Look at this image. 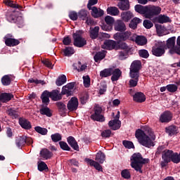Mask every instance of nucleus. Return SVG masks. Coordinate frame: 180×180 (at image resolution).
<instances>
[{
    "instance_id": "f257e3e1",
    "label": "nucleus",
    "mask_w": 180,
    "mask_h": 180,
    "mask_svg": "<svg viewBox=\"0 0 180 180\" xmlns=\"http://www.w3.org/2000/svg\"><path fill=\"white\" fill-rule=\"evenodd\" d=\"M135 137L137 139L139 143L143 147H147L150 148V147H154L155 143V135L153 131V129L150 127H146L145 131L141 129H137L135 133Z\"/></svg>"
},
{
    "instance_id": "f03ea898",
    "label": "nucleus",
    "mask_w": 180,
    "mask_h": 180,
    "mask_svg": "<svg viewBox=\"0 0 180 180\" xmlns=\"http://www.w3.org/2000/svg\"><path fill=\"white\" fill-rule=\"evenodd\" d=\"M150 162V159L143 158V156L140 153H134L131 157V167L134 168L137 172L143 174V165L144 164H148Z\"/></svg>"
},
{
    "instance_id": "7ed1b4c3",
    "label": "nucleus",
    "mask_w": 180,
    "mask_h": 180,
    "mask_svg": "<svg viewBox=\"0 0 180 180\" xmlns=\"http://www.w3.org/2000/svg\"><path fill=\"white\" fill-rule=\"evenodd\" d=\"M167 49V45L165 41H158L152 47V54L155 57H162L165 54V50Z\"/></svg>"
},
{
    "instance_id": "20e7f679",
    "label": "nucleus",
    "mask_w": 180,
    "mask_h": 180,
    "mask_svg": "<svg viewBox=\"0 0 180 180\" xmlns=\"http://www.w3.org/2000/svg\"><path fill=\"white\" fill-rule=\"evenodd\" d=\"M91 119L94 122H103L105 121V117L102 115V107L99 105L94 106V113L91 115Z\"/></svg>"
},
{
    "instance_id": "39448f33",
    "label": "nucleus",
    "mask_w": 180,
    "mask_h": 180,
    "mask_svg": "<svg viewBox=\"0 0 180 180\" xmlns=\"http://www.w3.org/2000/svg\"><path fill=\"white\" fill-rule=\"evenodd\" d=\"M174 154V150L166 149L162 153V158L163 161L161 162L160 165L162 168L164 167H167L169 162H171V160L172 158V155Z\"/></svg>"
},
{
    "instance_id": "423d86ee",
    "label": "nucleus",
    "mask_w": 180,
    "mask_h": 180,
    "mask_svg": "<svg viewBox=\"0 0 180 180\" xmlns=\"http://www.w3.org/2000/svg\"><path fill=\"white\" fill-rule=\"evenodd\" d=\"M74 46L76 47H84L86 44V40L81 36L79 32H76L73 34Z\"/></svg>"
},
{
    "instance_id": "0eeeda50",
    "label": "nucleus",
    "mask_w": 180,
    "mask_h": 180,
    "mask_svg": "<svg viewBox=\"0 0 180 180\" xmlns=\"http://www.w3.org/2000/svg\"><path fill=\"white\" fill-rule=\"evenodd\" d=\"M161 13V7L158 6H148L146 19H151L153 16H157Z\"/></svg>"
},
{
    "instance_id": "6e6552de",
    "label": "nucleus",
    "mask_w": 180,
    "mask_h": 180,
    "mask_svg": "<svg viewBox=\"0 0 180 180\" xmlns=\"http://www.w3.org/2000/svg\"><path fill=\"white\" fill-rule=\"evenodd\" d=\"M130 36H131V32L130 31H126L124 32H117L114 34L113 37L117 41H126L127 40H131Z\"/></svg>"
},
{
    "instance_id": "1a4fd4ad",
    "label": "nucleus",
    "mask_w": 180,
    "mask_h": 180,
    "mask_svg": "<svg viewBox=\"0 0 180 180\" xmlns=\"http://www.w3.org/2000/svg\"><path fill=\"white\" fill-rule=\"evenodd\" d=\"M119 119H120V111H117L115 120H110L108 122V126L110 127V129H112V130H119V129H120V124H122V122H120Z\"/></svg>"
},
{
    "instance_id": "9d476101",
    "label": "nucleus",
    "mask_w": 180,
    "mask_h": 180,
    "mask_svg": "<svg viewBox=\"0 0 180 180\" xmlns=\"http://www.w3.org/2000/svg\"><path fill=\"white\" fill-rule=\"evenodd\" d=\"M175 40H176V37H172L167 39V43L165 44L167 49H170V54H175V53L179 54L176 50V47H175Z\"/></svg>"
},
{
    "instance_id": "9b49d317",
    "label": "nucleus",
    "mask_w": 180,
    "mask_h": 180,
    "mask_svg": "<svg viewBox=\"0 0 180 180\" xmlns=\"http://www.w3.org/2000/svg\"><path fill=\"white\" fill-rule=\"evenodd\" d=\"M104 20L107 25L103 24L101 25V29L103 30H105L106 32L110 31L112 26H113V23H115V18H113L112 16L107 15L105 17Z\"/></svg>"
},
{
    "instance_id": "f8f14e48",
    "label": "nucleus",
    "mask_w": 180,
    "mask_h": 180,
    "mask_svg": "<svg viewBox=\"0 0 180 180\" xmlns=\"http://www.w3.org/2000/svg\"><path fill=\"white\" fill-rule=\"evenodd\" d=\"M141 68V62L140 60H134L130 66V75H139V71Z\"/></svg>"
},
{
    "instance_id": "ddd939ff",
    "label": "nucleus",
    "mask_w": 180,
    "mask_h": 180,
    "mask_svg": "<svg viewBox=\"0 0 180 180\" xmlns=\"http://www.w3.org/2000/svg\"><path fill=\"white\" fill-rule=\"evenodd\" d=\"M74 86H75V82H70L63 86L62 88L61 95H68V96H71V95H72V91L74 90Z\"/></svg>"
},
{
    "instance_id": "4468645a",
    "label": "nucleus",
    "mask_w": 180,
    "mask_h": 180,
    "mask_svg": "<svg viewBox=\"0 0 180 180\" xmlns=\"http://www.w3.org/2000/svg\"><path fill=\"white\" fill-rule=\"evenodd\" d=\"M171 120H172V112L168 110L165 111L160 117L161 123H169Z\"/></svg>"
},
{
    "instance_id": "2eb2a0df",
    "label": "nucleus",
    "mask_w": 180,
    "mask_h": 180,
    "mask_svg": "<svg viewBox=\"0 0 180 180\" xmlns=\"http://www.w3.org/2000/svg\"><path fill=\"white\" fill-rule=\"evenodd\" d=\"M116 47H117V43L111 39L105 40L102 45V49H105L106 50H113Z\"/></svg>"
},
{
    "instance_id": "dca6fc26",
    "label": "nucleus",
    "mask_w": 180,
    "mask_h": 180,
    "mask_svg": "<svg viewBox=\"0 0 180 180\" xmlns=\"http://www.w3.org/2000/svg\"><path fill=\"white\" fill-rule=\"evenodd\" d=\"M68 109L70 112H74L78 109V98L73 97L69 101L68 103Z\"/></svg>"
},
{
    "instance_id": "f3484780",
    "label": "nucleus",
    "mask_w": 180,
    "mask_h": 180,
    "mask_svg": "<svg viewBox=\"0 0 180 180\" xmlns=\"http://www.w3.org/2000/svg\"><path fill=\"white\" fill-rule=\"evenodd\" d=\"M5 44L8 46V47H15V46H18L20 44L19 39H16L14 38H11L8 37H4Z\"/></svg>"
},
{
    "instance_id": "a211bd4d",
    "label": "nucleus",
    "mask_w": 180,
    "mask_h": 180,
    "mask_svg": "<svg viewBox=\"0 0 180 180\" xmlns=\"http://www.w3.org/2000/svg\"><path fill=\"white\" fill-rule=\"evenodd\" d=\"M114 29L116 32H126V24L122 20H117L114 23Z\"/></svg>"
},
{
    "instance_id": "6ab92c4d",
    "label": "nucleus",
    "mask_w": 180,
    "mask_h": 180,
    "mask_svg": "<svg viewBox=\"0 0 180 180\" xmlns=\"http://www.w3.org/2000/svg\"><path fill=\"white\" fill-rule=\"evenodd\" d=\"M49 95L51 96V99L55 102H57V101H61V99H63V94H61L60 91L57 89L49 92Z\"/></svg>"
},
{
    "instance_id": "aec40b11",
    "label": "nucleus",
    "mask_w": 180,
    "mask_h": 180,
    "mask_svg": "<svg viewBox=\"0 0 180 180\" xmlns=\"http://www.w3.org/2000/svg\"><path fill=\"white\" fill-rule=\"evenodd\" d=\"M67 141L69 146L73 148V150H75V151H79V146H78V143L74 136H68L67 138Z\"/></svg>"
},
{
    "instance_id": "412c9836",
    "label": "nucleus",
    "mask_w": 180,
    "mask_h": 180,
    "mask_svg": "<svg viewBox=\"0 0 180 180\" xmlns=\"http://www.w3.org/2000/svg\"><path fill=\"white\" fill-rule=\"evenodd\" d=\"M148 6H141L140 4H137L135 6V11L138 13H140L141 15H144L145 18H147V13H148Z\"/></svg>"
},
{
    "instance_id": "4be33fe9",
    "label": "nucleus",
    "mask_w": 180,
    "mask_h": 180,
    "mask_svg": "<svg viewBox=\"0 0 180 180\" xmlns=\"http://www.w3.org/2000/svg\"><path fill=\"white\" fill-rule=\"evenodd\" d=\"M91 16H93V18H101V16L105 13L103 10L101 8H97L95 6H93L91 8Z\"/></svg>"
},
{
    "instance_id": "5701e85b",
    "label": "nucleus",
    "mask_w": 180,
    "mask_h": 180,
    "mask_svg": "<svg viewBox=\"0 0 180 180\" xmlns=\"http://www.w3.org/2000/svg\"><path fill=\"white\" fill-rule=\"evenodd\" d=\"M40 157L42 160H50L53 157V153L47 148H44L40 151Z\"/></svg>"
},
{
    "instance_id": "b1692460",
    "label": "nucleus",
    "mask_w": 180,
    "mask_h": 180,
    "mask_svg": "<svg viewBox=\"0 0 180 180\" xmlns=\"http://www.w3.org/2000/svg\"><path fill=\"white\" fill-rule=\"evenodd\" d=\"M120 2L118 3L117 6L121 11H129L130 9V3L129 0H120Z\"/></svg>"
},
{
    "instance_id": "393cba45",
    "label": "nucleus",
    "mask_w": 180,
    "mask_h": 180,
    "mask_svg": "<svg viewBox=\"0 0 180 180\" xmlns=\"http://www.w3.org/2000/svg\"><path fill=\"white\" fill-rule=\"evenodd\" d=\"M19 124L22 127V129H25V130H30L32 129V124L29 120L25 118H20L19 120Z\"/></svg>"
},
{
    "instance_id": "a878e982",
    "label": "nucleus",
    "mask_w": 180,
    "mask_h": 180,
    "mask_svg": "<svg viewBox=\"0 0 180 180\" xmlns=\"http://www.w3.org/2000/svg\"><path fill=\"white\" fill-rule=\"evenodd\" d=\"M133 99L135 102L142 103V102H146V96L141 92H138L134 95Z\"/></svg>"
},
{
    "instance_id": "bb28decb",
    "label": "nucleus",
    "mask_w": 180,
    "mask_h": 180,
    "mask_svg": "<svg viewBox=\"0 0 180 180\" xmlns=\"http://www.w3.org/2000/svg\"><path fill=\"white\" fill-rule=\"evenodd\" d=\"M122 75V71L120 69H113L112 68V77L111 81L115 82V81H117L119 78H120Z\"/></svg>"
},
{
    "instance_id": "cd10ccee",
    "label": "nucleus",
    "mask_w": 180,
    "mask_h": 180,
    "mask_svg": "<svg viewBox=\"0 0 180 180\" xmlns=\"http://www.w3.org/2000/svg\"><path fill=\"white\" fill-rule=\"evenodd\" d=\"M86 162L89 164L91 167H94L97 169V171H103L102 166L98 163V162H96L93 160H91L89 158H86L85 159Z\"/></svg>"
},
{
    "instance_id": "c85d7f7f",
    "label": "nucleus",
    "mask_w": 180,
    "mask_h": 180,
    "mask_svg": "<svg viewBox=\"0 0 180 180\" xmlns=\"http://www.w3.org/2000/svg\"><path fill=\"white\" fill-rule=\"evenodd\" d=\"M89 33L91 39L95 40V39H97L98 36H99V27L96 26L94 28L90 27Z\"/></svg>"
},
{
    "instance_id": "c756f323",
    "label": "nucleus",
    "mask_w": 180,
    "mask_h": 180,
    "mask_svg": "<svg viewBox=\"0 0 180 180\" xmlns=\"http://www.w3.org/2000/svg\"><path fill=\"white\" fill-rule=\"evenodd\" d=\"M50 98L51 96L49 91H44L41 96L42 103H45V105H49V103H50Z\"/></svg>"
},
{
    "instance_id": "7c9ffc66",
    "label": "nucleus",
    "mask_w": 180,
    "mask_h": 180,
    "mask_svg": "<svg viewBox=\"0 0 180 180\" xmlns=\"http://www.w3.org/2000/svg\"><path fill=\"white\" fill-rule=\"evenodd\" d=\"M134 17L131 11H125L121 13V18L124 22H129L131 19Z\"/></svg>"
},
{
    "instance_id": "2f4dec72",
    "label": "nucleus",
    "mask_w": 180,
    "mask_h": 180,
    "mask_svg": "<svg viewBox=\"0 0 180 180\" xmlns=\"http://www.w3.org/2000/svg\"><path fill=\"white\" fill-rule=\"evenodd\" d=\"M12 98H13V95L12 94H9V93H0V101L1 102H9V101H11V99H12Z\"/></svg>"
},
{
    "instance_id": "473e14b6",
    "label": "nucleus",
    "mask_w": 180,
    "mask_h": 180,
    "mask_svg": "<svg viewBox=\"0 0 180 180\" xmlns=\"http://www.w3.org/2000/svg\"><path fill=\"white\" fill-rule=\"evenodd\" d=\"M165 131L169 136H174L178 133V128L176 126L171 125L165 128Z\"/></svg>"
},
{
    "instance_id": "72a5a7b5",
    "label": "nucleus",
    "mask_w": 180,
    "mask_h": 180,
    "mask_svg": "<svg viewBox=\"0 0 180 180\" xmlns=\"http://www.w3.org/2000/svg\"><path fill=\"white\" fill-rule=\"evenodd\" d=\"M135 42L138 46H146L147 44V38L144 36H136Z\"/></svg>"
},
{
    "instance_id": "f704fd0d",
    "label": "nucleus",
    "mask_w": 180,
    "mask_h": 180,
    "mask_svg": "<svg viewBox=\"0 0 180 180\" xmlns=\"http://www.w3.org/2000/svg\"><path fill=\"white\" fill-rule=\"evenodd\" d=\"M107 13L111 16H117L120 13L119 8L115 6H110L107 8Z\"/></svg>"
},
{
    "instance_id": "c9c22d12",
    "label": "nucleus",
    "mask_w": 180,
    "mask_h": 180,
    "mask_svg": "<svg viewBox=\"0 0 180 180\" xmlns=\"http://www.w3.org/2000/svg\"><path fill=\"white\" fill-rule=\"evenodd\" d=\"M15 144L18 148L23 147L26 144V136H22L15 139Z\"/></svg>"
},
{
    "instance_id": "e433bc0d",
    "label": "nucleus",
    "mask_w": 180,
    "mask_h": 180,
    "mask_svg": "<svg viewBox=\"0 0 180 180\" xmlns=\"http://www.w3.org/2000/svg\"><path fill=\"white\" fill-rule=\"evenodd\" d=\"M131 79L129 80V86L130 88H134V86H137V84L139 82V75H134L133 76L130 75Z\"/></svg>"
},
{
    "instance_id": "4c0bfd02",
    "label": "nucleus",
    "mask_w": 180,
    "mask_h": 180,
    "mask_svg": "<svg viewBox=\"0 0 180 180\" xmlns=\"http://www.w3.org/2000/svg\"><path fill=\"white\" fill-rule=\"evenodd\" d=\"M139 23H141V20L139 18H134L131 20L129 26L130 29H133L134 30L135 29H137V25H139Z\"/></svg>"
},
{
    "instance_id": "58836bf2",
    "label": "nucleus",
    "mask_w": 180,
    "mask_h": 180,
    "mask_svg": "<svg viewBox=\"0 0 180 180\" xmlns=\"http://www.w3.org/2000/svg\"><path fill=\"white\" fill-rule=\"evenodd\" d=\"M105 56H106V51H103L98 52L94 56V61H96V63H98V61H101V60H103V58Z\"/></svg>"
},
{
    "instance_id": "ea45409f",
    "label": "nucleus",
    "mask_w": 180,
    "mask_h": 180,
    "mask_svg": "<svg viewBox=\"0 0 180 180\" xmlns=\"http://www.w3.org/2000/svg\"><path fill=\"white\" fill-rule=\"evenodd\" d=\"M67 82V77L65 75H62L56 81V84L57 86H61V85H64Z\"/></svg>"
},
{
    "instance_id": "a19ab883",
    "label": "nucleus",
    "mask_w": 180,
    "mask_h": 180,
    "mask_svg": "<svg viewBox=\"0 0 180 180\" xmlns=\"http://www.w3.org/2000/svg\"><path fill=\"white\" fill-rule=\"evenodd\" d=\"M112 75V68H107L100 72V77L101 78H106Z\"/></svg>"
},
{
    "instance_id": "79ce46f5",
    "label": "nucleus",
    "mask_w": 180,
    "mask_h": 180,
    "mask_svg": "<svg viewBox=\"0 0 180 180\" xmlns=\"http://www.w3.org/2000/svg\"><path fill=\"white\" fill-rule=\"evenodd\" d=\"M105 153H102V151H99L96 155V161L99 162L100 164H103L105 162Z\"/></svg>"
},
{
    "instance_id": "37998d69",
    "label": "nucleus",
    "mask_w": 180,
    "mask_h": 180,
    "mask_svg": "<svg viewBox=\"0 0 180 180\" xmlns=\"http://www.w3.org/2000/svg\"><path fill=\"white\" fill-rule=\"evenodd\" d=\"M89 13L88 11L82 9L78 12V16L79 19H82V20H86V18L89 17Z\"/></svg>"
},
{
    "instance_id": "c03bdc74",
    "label": "nucleus",
    "mask_w": 180,
    "mask_h": 180,
    "mask_svg": "<svg viewBox=\"0 0 180 180\" xmlns=\"http://www.w3.org/2000/svg\"><path fill=\"white\" fill-rule=\"evenodd\" d=\"M171 162H174V164H179L180 153H178L176 152H173V155H172Z\"/></svg>"
},
{
    "instance_id": "a18cd8bd",
    "label": "nucleus",
    "mask_w": 180,
    "mask_h": 180,
    "mask_svg": "<svg viewBox=\"0 0 180 180\" xmlns=\"http://www.w3.org/2000/svg\"><path fill=\"white\" fill-rule=\"evenodd\" d=\"M77 65H78L79 68ZM73 68L74 70H77L78 72H81L82 71H84V70H86V65H81V62H78V64H73Z\"/></svg>"
},
{
    "instance_id": "49530a36",
    "label": "nucleus",
    "mask_w": 180,
    "mask_h": 180,
    "mask_svg": "<svg viewBox=\"0 0 180 180\" xmlns=\"http://www.w3.org/2000/svg\"><path fill=\"white\" fill-rule=\"evenodd\" d=\"M34 130L37 131V133L41 134V136H46L47 133H49V130H47V129L41 127H35Z\"/></svg>"
},
{
    "instance_id": "de8ad7c7",
    "label": "nucleus",
    "mask_w": 180,
    "mask_h": 180,
    "mask_svg": "<svg viewBox=\"0 0 180 180\" xmlns=\"http://www.w3.org/2000/svg\"><path fill=\"white\" fill-rule=\"evenodd\" d=\"M41 115H45L48 117H51V110L49 108H42L39 110Z\"/></svg>"
},
{
    "instance_id": "09e8293b",
    "label": "nucleus",
    "mask_w": 180,
    "mask_h": 180,
    "mask_svg": "<svg viewBox=\"0 0 180 180\" xmlns=\"http://www.w3.org/2000/svg\"><path fill=\"white\" fill-rule=\"evenodd\" d=\"M51 139L53 143H58V141H61L63 136L61 134L56 133L51 136Z\"/></svg>"
},
{
    "instance_id": "8fccbe9b",
    "label": "nucleus",
    "mask_w": 180,
    "mask_h": 180,
    "mask_svg": "<svg viewBox=\"0 0 180 180\" xmlns=\"http://www.w3.org/2000/svg\"><path fill=\"white\" fill-rule=\"evenodd\" d=\"M74 49L72 47H66L63 49V53L65 57H70V56H72L74 54Z\"/></svg>"
},
{
    "instance_id": "3c124183",
    "label": "nucleus",
    "mask_w": 180,
    "mask_h": 180,
    "mask_svg": "<svg viewBox=\"0 0 180 180\" xmlns=\"http://www.w3.org/2000/svg\"><path fill=\"white\" fill-rule=\"evenodd\" d=\"M157 20L158 23H167V22H169V17L167 15H160Z\"/></svg>"
},
{
    "instance_id": "603ef678",
    "label": "nucleus",
    "mask_w": 180,
    "mask_h": 180,
    "mask_svg": "<svg viewBox=\"0 0 180 180\" xmlns=\"http://www.w3.org/2000/svg\"><path fill=\"white\" fill-rule=\"evenodd\" d=\"M166 88L168 92L174 93L178 91V86H176V84H168L167 86H166Z\"/></svg>"
},
{
    "instance_id": "864d4df0",
    "label": "nucleus",
    "mask_w": 180,
    "mask_h": 180,
    "mask_svg": "<svg viewBox=\"0 0 180 180\" xmlns=\"http://www.w3.org/2000/svg\"><path fill=\"white\" fill-rule=\"evenodd\" d=\"M1 82L4 86L11 85V77H9L8 75L4 76L1 78Z\"/></svg>"
},
{
    "instance_id": "5fc2aeb1",
    "label": "nucleus",
    "mask_w": 180,
    "mask_h": 180,
    "mask_svg": "<svg viewBox=\"0 0 180 180\" xmlns=\"http://www.w3.org/2000/svg\"><path fill=\"white\" fill-rule=\"evenodd\" d=\"M139 54L140 57H142V58H148L150 57V54L148 53V51L146 49H141L139 51Z\"/></svg>"
},
{
    "instance_id": "6e6d98bb",
    "label": "nucleus",
    "mask_w": 180,
    "mask_h": 180,
    "mask_svg": "<svg viewBox=\"0 0 180 180\" xmlns=\"http://www.w3.org/2000/svg\"><path fill=\"white\" fill-rule=\"evenodd\" d=\"M59 146L62 150H64L65 151H70L71 150V148L68 146V144L66 142L64 141H60Z\"/></svg>"
},
{
    "instance_id": "4d7b16f0",
    "label": "nucleus",
    "mask_w": 180,
    "mask_h": 180,
    "mask_svg": "<svg viewBox=\"0 0 180 180\" xmlns=\"http://www.w3.org/2000/svg\"><path fill=\"white\" fill-rule=\"evenodd\" d=\"M83 81L85 88H89V86L91 85V78H89V76H84Z\"/></svg>"
},
{
    "instance_id": "13d9d810",
    "label": "nucleus",
    "mask_w": 180,
    "mask_h": 180,
    "mask_svg": "<svg viewBox=\"0 0 180 180\" xmlns=\"http://www.w3.org/2000/svg\"><path fill=\"white\" fill-rule=\"evenodd\" d=\"M6 5L7 6H10V8H14L15 9H19L20 8V6L19 4H14L13 1H6Z\"/></svg>"
},
{
    "instance_id": "bf43d9fd",
    "label": "nucleus",
    "mask_w": 180,
    "mask_h": 180,
    "mask_svg": "<svg viewBox=\"0 0 180 180\" xmlns=\"http://www.w3.org/2000/svg\"><path fill=\"white\" fill-rule=\"evenodd\" d=\"M121 175L122 178H124V179H130L131 175H130V172L129 169H124L121 172Z\"/></svg>"
},
{
    "instance_id": "052dcab7",
    "label": "nucleus",
    "mask_w": 180,
    "mask_h": 180,
    "mask_svg": "<svg viewBox=\"0 0 180 180\" xmlns=\"http://www.w3.org/2000/svg\"><path fill=\"white\" fill-rule=\"evenodd\" d=\"M8 114L11 116L13 119H16L18 117V111L13 108H11L8 111Z\"/></svg>"
},
{
    "instance_id": "680f3d73",
    "label": "nucleus",
    "mask_w": 180,
    "mask_h": 180,
    "mask_svg": "<svg viewBox=\"0 0 180 180\" xmlns=\"http://www.w3.org/2000/svg\"><path fill=\"white\" fill-rule=\"evenodd\" d=\"M122 144L125 148H134V144L130 141H123Z\"/></svg>"
},
{
    "instance_id": "e2e57ef3",
    "label": "nucleus",
    "mask_w": 180,
    "mask_h": 180,
    "mask_svg": "<svg viewBox=\"0 0 180 180\" xmlns=\"http://www.w3.org/2000/svg\"><path fill=\"white\" fill-rule=\"evenodd\" d=\"M38 169L39 171H44L45 169H49L47 165L44 162H41L38 164Z\"/></svg>"
},
{
    "instance_id": "0e129e2a",
    "label": "nucleus",
    "mask_w": 180,
    "mask_h": 180,
    "mask_svg": "<svg viewBox=\"0 0 180 180\" xmlns=\"http://www.w3.org/2000/svg\"><path fill=\"white\" fill-rule=\"evenodd\" d=\"M111 134L112 131H110V129L104 130L101 132V136H103L104 139H109Z\"/></svg>"
},
{
    "instance_id": "69168bd1",
    "label": "nucleus",
    "mask_w": 180,
    "mask_h": 180,
    "mask_svg": "<svg viewBox=\"0 0 180 180\" xmlns=\"http://www.w3.org/2000/svg\"><path fill=\"white\" fill-rule=\"evenodd\" d=\"M120 47L122 50H126V51L129 52L130 50H131V47L129 46L126 42H122L120 44Z\"/></svg>"
},
{
    "instance_id": "338daca9",
    "label": "nucleus",
    "mask_w": 180,
    "mask_h": 180,
    "mask_svg": "<svg viewBox=\"0 0 180 180\" xmlns=\"http://www.w3.org/2000/svg\"><path fill=\"white\" fill-rule=\"evenodd\" d=\"M143 26L146 27V29H151V27L154 26V24H153V22L148 20H145L143 21Z\"/></svg>"
},
{
    "instance_id": "774afa93",
    "label": "nucleus",
    "mask_w": 180,
    "mask_h": 180,
    "mask_svg": "<svg viewBox=\"0 0 180 180\" xmlns=\"http://www.w3.org/2000/svg\"><path fill=\"white\" fill-rule=\"evenodd\" d=\"M78 13L75 11H71L69 13V18L71 20H77L78 19Z\"/></svg>"
}]
</instances>
